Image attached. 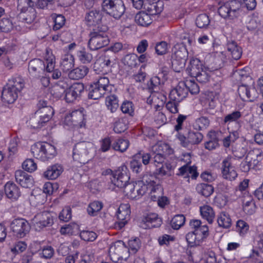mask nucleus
Instances as JSON below:
<instances>
[{
	"label": "nucleus",
	"instance_id": "obj_1",
	"mask_svg": "<svg viewBox=\"0 0 263 263\" xmlns=\"http://www.w3.org/2000/svg\"><path fill=\"white\" fill-rule=\"evenodd\" d=\"M24 86V81L20 77L9 80L2 91V100L3 102L7 104L13 103L16 100L18 93Z\"/></svg>",
	"mask_w": 263,
	"mask_h": 263
},
{
	"label": "nucleus",
	"instance_id": "obj_2",
	"mask_svg": "<svg viewBox=\"0 0 263 263\" xmlns=\"http://www.w3.org/2000/svg\"><path fill=\"white\" fill-rule=\"evenodd\" d=\"M107 27L102 26L101 27L93 29L89 34L88 47L91 50H97L107 46L109 43V39L106 32Z\"/></svg>",
	"mask_w": 263,
	"mask_h": 263
},
{
	"label": "nucleus",
	"instance_id": "obj_3",
	"mask_svg": "<svg viewBox=\"0 0 263 263\" xmlns=\"http://www.w3.org/2000/svg\"><path fill=\"white\" fill-rule=\"evenodd\" d=\"M31 152L34 157L45 161L53 158L56 155L55 147L47 142H38L31 147Z\"/></svg>",
	"mask_w": 263,
	"mask_h": 263
},
{
	"label": "nucleus",
	"instance_id": "obj_4",
	"mask_svg": "<svg viewBox=\"0 0 263 263\" xmlns=\"http://www.w3.org/2000/svg\"><path fill=\"white\" fill-rule=\"evenodd\" d=\"M93 148L92 144L88 142L77 143L73 148V159L80 164H85L91 158L90 152Z\"/></svg>",
	"mask_w": 263,
	"mask_h": 263
},
{
	"label": "nucleus",
	"instance_id": "obj_5",
	"mask_svg": "<svg viewBox=\"0 0 263 263\" xmlns=\"http://www.w3.org/2000/svg\"><path fill=\"white\" fill-rule=\"evenodd\" d=\"M129 178L127 166L122 165L116 171L114 175L110 176L108 189L111 191H116V188L122 189L128 183Z\"/></svg>",
	"mask_w": 263,
	"mask_h": 263
},
{
	"label": "nucleus",
	"instance_id": "obj_6",
	"mask_svg": "<svg viewBox=\"0 0 263 263\" xmlns=\"http://www.w3.org/2000/svg\"><path fill=\"white\" fill-rule=\"evenodd\" d=\"M102 9L115 19H119L125 11V6L122 0H103Z\"/></svg>",
	"mask_w": 263,
	"mask_h": 263
},
{
	"label": "nucleus",
	"instance_id": "obj_7",
	"mask_svg": "<svg viewBox=\"0 0 263 263\" xmlns=\"http://www.w3.org/2000/svg\"><path fill=\"white\" fill-rule=\"evenodd\" d=\"M53 113L52 107H46L43 109L37 110L30 118L29 124L33 128H40L50 120Z\"/></svg>",
	"mask_w": 263,
	"mask_h": 263
},
{
	"label": "nucleus",
	"instance_id": "obj_8",
	"mask_svg": "<svg viewBox=\"0 0 263 263\" xmlns=\"http://www.w3.org/2000/svg\"><path fill=\"white\" fill-rule=\"evenodd\" d=\"M241 4L237 1L228 2L221 6L218 10L219 14L224 18L233 19L240 11Z\"/></svg>",
	"mask_w": 263,
	"mask_h": 263
},
{
	"label": "nucleus",
	"instance_id": "obj_9",
	"mask_svg": "<svg viewBox=\"0 0 263 263\" xmlns=\"http://www.w3.org/2000/svg\"><path fill=\"white\" fill-rule=\"evenodd\" d=\"M173 149L167 144H156L153 147L152 161L156 166L157 164H162L166 155H170Z\"/></svg>",
	"mask_w": 263,
	"mask_h": 263
},
{
	"label": "nucleus",
	"instance_id": "obj_10",
	"mask_svg": "<svg viewBox=\"0 0 263 263\" xmlns=\"http://www.w3.org/2000/svg\"><path fill=\"white\" fill-rule=\"evenodd\" d=\"M31 223L36 231L46 227L51 226L53 220L51 214L47 211L36 214L31 220Z\"/></svg>",
	"mask_w": 263,
	"mask_h": 263
},
{
	"label": "nucleus",
	"instance_id": "obj_11",
	"mask_svg": "<svg viewBox=\"0 0 263 263\" xmlns=\"http://www.w3.org/2000/svg\"><path fill=\"white\" fill-rule=\"evenodd\" d=\"M10 227L14 234L20 238L25 236L30 228L28 222L23 218L15 219L11 223Z\"/></svg>",
	"mask_w": 263,
	"mask_h": 263
},
{
	"label": "nucleus",
	"instance_id": "obj_12",
	"mask_svg": "<svg viewBox=\"0 0 263 263\" xmlns=\"http://www.w3.org/2000/svg\"><path fill=\"white\" fill-rule=\"evenodd\" d=\"M46 64L40 59H34L28 63V71L30 76L40 78L46 70Z\"/></svg>",
	"mask_w": 263,
	"mask_h": 263
},
{
	"label": "nucleus",
	"instance_id": "obj_13",
	"mask_svg": "<svg viewBox=\"0 0 263 263\" xmlns=\"http://www.w3.org/2000/svg\"><path fill=\"white\" fill-rule=\"evenodd\" d=\"M84 85L81 83H75L66 89L64 99L67 103H71L80 98L84 91Z\"/></svg>",
	"mask_w": 263,
	"mask_h": 263
},
{
	"label": "nucleus",
	"instance_id": "obj_14",
	"mask_svg": "<svg viewBox=\"0 0 263 263\" xmlns=\"http://www.w3.org/2000/svg\"><path fill=\"white\" fill-rule=\"evenodd\" d=\"M130 206L128 204H121L117 212L118 221L116 223V227L122 229L130 219Z\"/></svg>",
	"mask_w": 263,
	"mask_h": 263
},
{
	"label": "nucleus",
	"instance_id": "obj_15",
	"mask_svg": "<svg viewBox=\"0 0 263 263\" xmlns=\"http://www.w3.org/2000/svg\"><path fill=\"white\" fill-rule=\"evenodd\" d=\"M162 224L161 218L156 213H150L143 216L140 222V227L144 229L159 227Z\"/></svg>",
	"mask_w": 263,
	"mask_h": 263
},
{
	"label": "nucleus",
	"instance_id": "obj_16",
	"mask_svg": "<svg viewBox=\"0 0 263 263\" xmlns=\"http://www.w3.org/2000/svg\"><path fill=\"white\" fill-rule=\"evenodd\" d=\"M233 160L232 157H228L222 162V174L224 179L232 180L237 177V173L232 166Z\"/></svg>",
	"mask_w": 263,
	"mask_h": 263
},
{
	"label": "nucleus",
	"instance_id": "obj_17",
	"mask_svg": "<svg viewBox=\"0 0 263 263\" xmlns=\"http://www.w3.org/2000/svg\"><path fill=\"white\" fill-rule=\"evenodd\" d=\"M187 95V89L184 82L179 83L176 88L173 89L170 93L171 100L180 102Z\"/></svg>",
	"mask_w": 263,
	"mask_h": 263
},
{
	"label": "nucleus",
	"instance_id": "obj_18",
	"mask_svg": "<svg viewBox=\"0 0 263 263\" xmlns=\"http://www.w3.org/2000/svg\"><path fill=\"white\" fill-rule=\"evenodd\" d=\"M16 181L23 187L30 188L33 185L34 180L32 176L22 170H17L15 172Z\"/></svg>",
	"mask_w": 263,
	"mask_h": 263
},
{
	"label": "nucleus",
	"instance_id": "obj_19",
	"mask_svg": "<svg viewBox=\"0 0 263 263\" xmlns=\"http://www.w3.org/2000/svg\"><path fill=\"white\" fill-rule=\"evenodd\" d=\"M103 15L99 10H92L88 11L85 14V24L89 27L98 26L101 23Z\"/></svg>",
	"mask_w": 263,
	"mask_h": 263
},
{
	"label": "nucleus",
	"instance_id": "obj_20",
	"mask_svg": "<svg viewBox=\"0 0 263 263\" xmlns=\"http://www.w3.org/2000/svg\"><path fill=\"white\" fill-rule=\"evenodd\" d=\"M6 196L12 201H16L20 197L21 192L20 188L14 182H7L4 186Z\"/></svg>",
	"mask_w": 263,
	"mask_h": 263
},
{
	"label": "nucleus",
	"instance_id": "obj_21",
	"mask_svg": "<svg viewBox=\"0 0 263 263\" xmlns=\"http://www.w3.org/2000/svg\"><path fill=\"white\" fill-rule=\"evenodd\" d=\"M237 91L242 101L252 102L256 98L255 89L247 85H241L239 86Z\"/></svg>",
	"mask_w": 263,
	"mask_h": 263
},
{
	"label": "nucleus",
	"instance_id": "obj_22",
	"mask_svg": "<svg viewBox=\"0 0 263 263\" xmlns=\"http://www.w3.org/2000/svg\"><path fill=\"white\" fill-rule=\"evenodd\" d=\"M163 3L161 1L151 2L145 0L143 9L151 15H157L160 13L163 10Z\"/></svg>",
	"mask_w": 263,
	"mask_h": 263
},
{
	"label": "nucleus",
	"instance_id": "obj_23",
	"mask_svg": "<svg viewBox=\"0 0 263 263\" xmlns=\"http://www.w3.org/2000/svg\"><path fill=\"white\" fill-rule=\"evenodd\" d=\"M84 109H78L73 110L66 118L70 120L74 126H78L82 127L85 125Z\"/></svg>",
	"mask_w": 263,
	"mask_h": 263
},
{
	"label": "nucleus",
	"instance_id": "obj_24",
	"mask_svg": "<svg viewBox=\"0 0 263 263\" xmlns=\"http://www.w3.org/2000/svg\"><path fill=\"white\" fill-rule=\"evenodd\" d=\"M190 162H189L180 167L178 170V173L176 175L182 176L185 178H189L191 176L193 179H195L198 176L197 167L195 166H190Z\"/></svg>",
	"mask_w": 263,
	"mask_h": 263
},
{
	"label": "nucleus",
	"instance_id": "obj_25",
	"mask_svg": "<svg viewBox=\"0 0 263 263\" xmlns=\"http://www.w3.org/2000/svg\"><path fill=\"white\" fill-rule=\"evenodd\" d=\"M63 168L61 164H55L47 167L43 174V176L48 180L57 179L63 172Z\"/></svg>",
	"mask_w": 263,
	"mask_h": 263
},
{
	"label": "nucleus",
	"instance_id": "obj_26",
	"mask_svg": "<svg viewBox=\"0 0 263 263\" xmlns=\"http://www.w3.org/2000/svg\"><path fill=\"white\" fill-rule=\"evenodd\" d=\"M202 62L197 58H192L191 59L190 64L188 66L186 71L191 77L196 76L200 71L205 69Z\"/></svg>",
	"mask_w": 263,
	"mask_h": 263
},
{
	"label": "nucleus",
	"instance_id": "obj_27",
	"mask_svg": "<svg viewBox=\"0 0 263 263\" xmlns=\"http://www.w3.org/2000/svg\"><path fill=\"white\" fill-rule=\"evenodd\" d=\"M68 84L66 81H60L52 87L51 93L55 98L60 99L65 96Z\"/></svg>",
	"mask_w": 263,
	"mask_h": 263
},
{
	"label": "nucleus",
	"instance_id": "obj_28",
	"mask_svg": "<svg viewBox=\"0 0 263 263\" xmlns=\"http://www.w3.org/2000/svg\"><path fill=\"white\" fill-rule=\"evenodd\" d=\"M227 49L232 59L238 60L240 58L242 52V49L235 41H228L227 44Z\"/></svg>",
	"mask_w": 263,
	"mask_h": 263
},
{
	"label": "nucleus",
	"instance_id": "obj_29",
	"mask_svg": "<svg viewBox=\"0 0 263 263\" xmlns=\"http://www.w3.org/2000/svg\"><path fill=\"white\" fill-rule=\"evenodd\" d=\"M188 52L184 43H177L173 48L172 57L186 61Z\"/></svg>",
	"mask_w": 263,
	"mask_h": 263
},
{
	"label": "nucleus",
	"instance_id": "obj_30",
	"mask_svg": "<svg viewBox=\"0 0 263 263\" xmlns=\"http://www.w3.org/2000/svg\"><path fill=\"white\" fill-rule=\"evenodd\" d=\"M46 70L48 72H52V78L53 79H59L61 77V71L58 69H54L55 58L51 54L48 58H46Z\"/></svg>",
	"mask_w": 263,
	"mask_h": 263
},
{
	"label": "nucleus",
	"instance_id": "obj_31",
	"mask_svg": "<svg viewBox=\"0 0 263 263\" xmlns=\"http://www.w3.org/2000/svg\"><path fill=\"white\" fill-rule=\"evenodd\" d=\"M114 53H105L104 55L100 57L97 62H95L94 68H98L99 65H101L102 67H109L111 66V64L113 63Z\"/></svg>",
	"mask_w": 263,
	"mask_h": 263
},
{
	"label": "nucleus",
	"instance_id": "obj_32",
	"mask_svg": "<svg viewBox=\"0 0 263 263\" xmlns=\"http://www.w3.org/2000/svg\"><path fill=\"white\" fill-rule=\"evenodd\" d=\"M107 92L105 89L101 88L93 83L90 84L89 88L88 98L93 100H98L101 98Z\"/></svg>",
	"mask_w": 263,
	"mask_h": 263
},
{
	"label": "nucleus",
	"instance_id": "obj_33",
	"mask_svg": "<svg viewBox=\"0 0 263 263\" xmlns=\"http://www.w3.org/2000/svg\"><path fill=\"white\" fill-rule=\"evenodd\" d=\"M89 69L86 66H81L73 69L68 73V77L73 80H79L84 78L88 73Z\"/></svg>",
	"mask_w": 263,
	"mask_h": 263
},
{
	"label": "nucleus",
	"instance_id": "obj_34",
	"mask_svg": "<svg viewBox=\"0 0 263 263\" xmlns=\"http://www.w3.org/2000/svg\"><path fill=\"white\" fill-rule=\"evenodd\" d=\"M148 177L147 175H144L142 180L136 182V193H137V198L145 194L148 190V185L146 183V180H149V179H147Z\"/></svg>",
	"mask_w": 263,
	"mask_h": 263
},
{
	"label": "nucleus",
	"instance_id": "obj_35",
	"mask_svg": "<svg viewBox=\"0 0 263 263\" xmlns=\"http://www.w3.org/2000/svg\"><path fill=\"white\" fill-rule=\"evenodd\" d=\"M135 20L136 23L141 26H148L152 23L151 15L144 11L138 13L135 16Z\"/></svg>",
	"mask_w": 263,
	"mask_h": 263
},
{
	"label": "nucleus",
	"instance_id": "obj_36",
	"mask_svg": "<svg viewBox=\"0 0 263 263\" xmlns=\"http://www.w3.org/2000/svg\"><path fill=\"white\" fill-rule=\"evenodd\" d=\"M217 221L218 226L224 229H228L232 225V220L230 215L226 212H221L217 216Z\"/></svg>",
	"mask_w": 263,
	"mask_h": 263
},
{
	"label": "nucleus",
	"instance_id": "obj_37",
	"mask_svg": "<svg viewBox=\"0 0 263 263\" xmlns=\"http://www.w3.org/2000/svg\"><path fill=\"white\" fill-rule=\"evenodd\" d=\"M201 215L206 219L209 223H212L215 218V212L212 207L205 205L200 208Z\"/></svg>",
	"mask_w": 263,
	"mask_h": 263
},
{
	"label": "nucleus",
	"instance_id": "obj_38",
	"mask_svg": "<svg viewBox=\"0 0 263 263\" xmlns=\"http://www.w3.org/2000/svg\"><path fill=\"white\" fill-rule=\"evenodd\" d=\"M176 167L175 162H166L161 167L157 169V173L161 176H171L172 171Z\"/></svg>",
	"mask_w": 263,
	"mask_h": 263
},
{
	"label": "nucleus",
	"instance_id": "obj_39",
	"mask_svg": "<svg viewBox=\"0 0 263 263\" xmlns=\"http://www.w3.org/2000/svg\"><path fill=\"white\" fill-rule=\"evenodd\" d=\"M118 97L115 95H110L106 98L105 104L107 109L112 113L115 112L119 107Z\"/></svg>",
	"mask_w": 263,
	"mask_h": 263
},
{
	"label": "nucleus",
	"instance_id": "obj_40",
	"mask_svg": "<svg viewBox=\"0 0 263 263\" xmlns=\"http://www.w3.org/2000/svg\"><path fill=\"white\" fill-rule=\"evenodd\" d=\"M60 66L64 72L71 70L74 66L73 57L71 54L65 55L62 59Z\"/></svg>",
	"mask_w": 263,
	"mask_h": 263
},
{
	"label": "nucleus",
	"instance_id": "obj_41",
	"mask_svg": "<svg viewBox=\"0 0 263 263\" xmlns=\"http://www.w3.org/2000/svg\"><path fill=\"white\" fill-rule=\"evenodd\" d=\"M196 190L199 194L205 197L211 196L214 192L213 186L206 183L198 184Z\"/></svg>",
	"mask_w": 263,
	"mask_h": 263
},
{
	"label": "nucleus",
	"instance_id": "obj_42",
	"mask_svg": "<svg viewBox=\"0 0 263 263\" xmlns=\"http://www.w3.org/2000/svg\"><path fill=\"white\" fill-rule=\"evenodd\" d=\"M129 145V142L128 140L120 138L115 140L112 144V148L121 153L126 151Z\"/></svg>",
	"mask_w": 263,
	"mask_h": 263
},
{
	"label": "nucleus",
	"instance_id": "obj_43",
	"mask_svg": "<svg viewBox=\"0 0 263 263\" xmlns=\"http://www.w3.org/2000/svg\"><path fill=\"white\" fill-rule=\"evenodd\" d=\"M209 140L204 143L206 149L211 151L218 146V138L215 132H211L208 134Z\"/></svg>",
	"mask_w": 263,
	"mask_h": 263
},
{
	"label": "nucleus",
	"instance_id": "obj_44",
	"mask_svg": "<svg viewBox=\"0 0 263 263\" xmlns=\"http://www.w3.org/2000/svg\"><path fill=\"white\" fill-rule=\"evenodd\" d=\"M163 82L158 76L153 77L147 83V88L151 92H158Z\"/></svg>",
	"mask_w": 263,
	"mask_h": 263
},
{
	"label": "nucleus",
	"instance_id": "obj_45",
	"mask_svg": "<svg viewBox=\"0 0 263 263\" xmlns=\"http://www.w3.org/2000/svg\"><path fill=\"white\" fill-rule=\"evenodd\" d=\"M79 231V226L76 223L66 224L61 227L60 233L62 235H72Z\"/></svg>",
	"mask_w": 263,
	"mask_h": 263
},
{
	"label": "nucleus",
	"instance_id": "obj_46",
	"mask_svg": "<svg viewBox=\"0 0 263 263\" xmlns=\"http://www.w3.org/2000/svg\"><path fill=\"white\" fill-rule=\"evenodd\" d=\"M103 208L101 202L95 201L90 203L87 208L88 214L90 216H95Z\"/></svg>",
	"mask_w": 263,
	"mask_h": 263
},
{
	"label": "nucleus",
	"instance_id": "obj_47",
	"mask_svg": "<svg viewBox=\"0 0 263 263\" xmlns=\"http://www.w3.org/2000/svg\"><path fill=\"white\" fill-rule=\"evenodd\" d=\"M210 125L209 119L205 117H201L197 118L193 123V127L198 130L205 129Z\"/></svg>",
	"mask_w": 263,
	"mask_h": 263
},
{
	"label": "nucleus",
	"instance_id": "obj_48",
	"mask_svg": "<svg viewBox=\"0 0 263 263\" xmlns=\"http://www.w3.org/2000/svg\"><path fill=\"white\" fill-rule=\"evenodd\" d=\"M136 187V184H135L134 183L129 182L128 181L122 189L123 190V192L126 196H127L129 198L134 199L137 198Z\"/></svg>",
	"mask_w": 263,
	"mask_h": 263
},
{
	"label": "nucleus",
	"instance_id": "obj_49",
	"mask_svg": "<svg viewBox=\"0 0 263 263\" xmlns=\"http://www.w3.org/2000/svg\"><path fill=\"white\" fill-rule=\"evenodd\" d=\"M188 142L191 144H198L203 139V135L199 132L190 130L188 132Z\"/></svg>",
	"mask_w": 263,
	"mask_h": 263
},
{
	"label": "nucleus",
	"instance_id": "obj_50",
	"mask_svg": "<svg viewBox=\"0 0 263 263\" xmlns=\"http://www.w3.org/2000/svg\"><path fill=\"white\" fill-rule=\"evenodd\" d=\"M51 17L54 22V25L53 26L54 30H58L61 29L65 25L66 20L63 15L53 13L51 15Z\"/></svg>",
	"mask_w": 263,
	"mask_h": 263
},
{
	"label": "nucleus",
	"instance_id": "obj_51",
	"mask_svg": "<svg viewBox=\"0 0 263 263\" xmlns=\"http://www.w3.org/2000/svg\"><path fill=\"white\" fill-rule=\"evenodd\" d=\"M185 218L183 215H175L171 221V226L174 230H178L185 223Z\"/></svg>",
	"mask_w": 263,
	"mask_h": 263
},
{
	"label": "nucleus",
	"instance_id": "obj_52",
	"mask_svg": "<svg viewBox=\"0 0 263 263\" xmlns=\"http://www.w3.org/2000/svg\"><path fill=\"white\" fill-rule=\"evenodd\" d=\"M242 116V113L238 111L235 110L228 114L224 117L223 119V123L224 124H229L231 122H234L239 123V120Z\"/></svg>",
	"mask_w": 263,
	"mask_h": 263
},
{
	"label": "nucleus",
	"instance_id": "obj_53",
	"mask_svg": "<svg viewBox=\"0 0 263 263\" xmlns=\"http://www.w3.org/2000/svg\"><path fill=\"white\" fill-rule=\"evenodd\" d=\"M77 57L81 62L83 64L90 63L93 59L92 54L85 49L78 51Z\"/></svg>",
	"mask_w": 263,
	"mask_h": 263
},
{
	"label": "nucleus",
	"instance_id": "obj_54",
	"mask_svg": "<svg viewBox=\"0 0 263 263\" xmlns=\"http://www.w3.org/2000/svg\"><path fill=\"white\" fill-rule=\"evenodd\" d=\"M137 58L138 56L136 54H128L124 57L123 62L125 65L134 67L137 65Z\"/></svg>",
	"mask_w": 263,
	"mask_h": 263
},
{
	"label": "nucleus",
	"instance_id": "obj_55",
	"mask_svg": "<svg viewBox=\"0 0 263 263\" xmlns=\"http://www.w3.org/2000/svg\"><path fill=\"white\" fill-rule=\"evenodd\" d=\"M129 248L128 251L130 254H134L141 247V242L140 239L138 238H135L132 239L128 241Z\"/></svg>",
	"mask_w": 263,
	"mask_h": 263
},
{
	"label": "nucleus",
	"instance_id": "obj_56",
	"mask_svg": "<svg viewBox=\"0 0 263 263\" xmlns=\"http://www.w3.org/2000/svg\"><path fill=\"white\" fill-rule=\"evenodd\" d=\"M186 61L172 57V66L173 70L180 72L185 67Z\"/></svg>",
	"mask_w": 263,
	"mask_h": 263
},
{
	"label": "nucleus",
	"instance_id": "obj_57",
	"mask_svg": "<svg viewBox=\"0 0 263 263\" xmlns=\"http://www.w3.org/2000/svg\"><path fill=\"white\" fill-rule=\"evenodd\" d=\"M210 23L209 16L205 14L199 15L196 20L197 26L200 28L206 27Z\"/></svg>",
	"mask_w": 263,
	"mask_h": 263
},
{
	"label": "nucleus",
	"instance_id": "obj_58",
	"mask_svg": "<svg viewBox=\"0 0 263 263\" xmlns=\"http://www.w3.org/2000/svg\"><path fill=\"white\" fill-rule=\"evenodd\" d=\"M193 232L200 240L203 239L209 235V229L206 225L201 226Z\"/></svg>",
	"mask_w": 263,
	"mask_h": 263
},
{
	"label": "nucleus",
	"instance_id": "obj_59",
	"mask_svg": "<svg viewBox=\"0 0 263 263\" xmlns=\"http://www.w3.org/2000/svg\"><path fill=\"white\" fill-rule=\"evenodd\" d=\"M13 28V24L7 18H3L0 20V32H8Z\"/></svg>",
	"mask_w": 263,
	"mask_h": 263
},
{
	"label": "nucleus",
	"instance_id": "obj_60",
	"mask_svg": "<svg viewBox=\"0 0 263 263\" xmlns=\"http://www.w3.org/2000/svg\"><path fill=\"white\" fill-rule=\"evenodd\" d=\"M243 210L249 215H251L254 212L255 203L250 197H249V200H246V198L244 199Z\"/></svg>",
	"mask_w": 263,
	"mask_h": 263
},
{
	"label": "nucleus",
	"instance_id": "obj_61",
	"mask_svg": "<svg viewBox=\"0 0 263 263\" xmlns=\"http://www.w3.org/2000/svg\"><path fill=\"white\" fill-rule=\"evenodd\" d=\"M80 236L84 241H93L97 238V235L93 231L84 230L80 232Z\"/></svg>",
	"mask_w": 263,
	"mask_h": 263
},
{
	"label": "nucleus",
	"instance_id": "obj_62",
	"mask_svg": "<svg viewBox=\"0 0 263 263\" xmlns=\"http://www.w3.org/2000/svg\"><path fill=\"white\" fill-rule=\"evenodd\" d=\"M36 17V12L33 8H30L23 16V19L28 24H31L35 19Z\"/></svg>",
	"mask_w": 263,
	"mask_h": 263
},
{
	"label": "nucleus",
	"instance_id": "obj_63",
	"mask_svg": "<svg viewBox=\"0 0 263 263\" xmlns=\"http://www.w3.org/2000/svg\"><path fill=\"white\" fill-rule=\"evenodd\" d=\"M249 225L245 221L239 220L237 221L236 230L241 236L245 235L249 230Z\"/></svg>",
	"mask_w": 263,
	"mask_h": 263
},
{
	"label": "nucleus",
	"instance_id": "obj_64",
	"mask_svg": "<svg viewBox=\"0 0 263 263\" xmlns=\"http://www.w3.org/2000/svg\"><path fill=\"white\" fill-rule=\"evenodd\" d=\"M193 78H195L197 81L201 84L206 83L210 79V76L206 70V68L200 71L197 75L194 76Z\"/></svg>",
	"mask_w": 263,
	"mask_h": 263
}]
</instances>
